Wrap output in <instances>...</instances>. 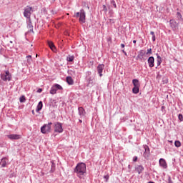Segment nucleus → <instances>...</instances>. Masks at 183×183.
<instances>
[{"instance_id":"1","label":"nucleus","mask_w":183,"mask_h":183,"mask_svg":"<svg viewBox=\"0 0 183 183\" xmlns=\"http://www.w3.org/2000/svg\"><path fill=\"white\" fill-rule=\"evenodd\" d=\"M86 172V165L84 162L79 163L74 169V173L77 174L78 177L81 178Z\"/></svg>"},{"instance_id":"2","label":"nucleus","mask_w":183,"mask_h":183,"mask_svg":"<svg viewBox=\"0 0 183 183\" xmlns=\"http://www.w3.org/2000/svg\"><path fill=\"white\" fill-rule=\"evenodd\" d=\"M132 83H133V86H134L132 89L133 94H137L139 92L141 84L139 83V81L137 79H133L132 81Z\"/></svg>"},{"instance_id":"3","label":"nucleus","mask_w":183,"mask_h":183,"mask_svg":"<svg viewBox=\"0 0 183 183\" xmlns=\"http://www.w3.org/2000/svg\"><path fill=\"white\" fill-rule=\"evenodd\" d=\"M1 78L4 81H10L12 78L11 74L9 72V70L5 71L4 73L1 74Z\"/></svg>"},{"instance_id":"4","label":"nucleus","mask_w":183,"mask_h":183,"mask_svg":"<svg viewBox=\"0 0 183 183\" xmlns=\"http://www.w3.org/2000/svg\"><path fill=\"white\" fill-rule=\"evenodd\" d=\"M51 125H52L51 122H49V124H44L43 127H41V132L43 134H47V133L51 132Z\"/></svg>"},{"instance_id":"5","label":"nucleus","mask_w":183,"mask_h":183,"mask_svg":"<svg viewBox=\"0 0 183 183\" xmlns=\"http://www.w3.org/2000/svg\"><path fill=\"white\" fill-rule=\"evenodd\" d=\"M54 132L57 133H62L64 132V129L62 127V124L60 122L54 123Z\"/></svg>"},{"instance_id":"6","label":"nucleus","mask_w":183,"mask_h":183,"mask_svg":"<svg viewBox=\"0 0 183 183\" xmlns=\"http://www.w3.org/2000/svg\"><path fill=\"white\" fill-rule=\"evenodd\" d=\"M31 12H32V8L27 6L24 9V17H26L27 19H31Z\"/></svg>"},{"instance_id":"7","label":"nucleus","mask_w":183,"mask_h":183,"mask_svg":"<svg viewBox=\"0 0 183 183\" xmlns=\"http://www.w3.org/2000/svg\"><path fill=\"white\" fill-rule=\"evenodd\" d=\"M62 89H63V87L61 85L56 84L51 88L50 94H56L57 90H62Z\"/></svg>"},{"instance_id":"8","label":"nucleus","mask_w":183,"mask_h":183,"mask_svg":"<svg viewBox=\"0 0 183 183\" xmlns=\"http://www.w3.org/2000/svg\"><path fill=\"white\" fill-rule=\"evenodd\" d=\"M169 26L172 31H176L179 29V23H177V21L174 19L169 20Z\"/></svg>"},{"instance_id":"9","label":"nucleus","mask_w":183,"mask_h":183,"mask_svg":"<svg viewBox=\"0 0 183 183\" xmlns=\"http://www.w3.org/2000/svg\"><path fill=\"white\" fill-rule=\"evenodd\" d=\"M79 22L84 24L86 22V12L84 9H81V16H79Z\"/></svg>"},{"instance_id":"10","label":"nucleus","mask_w":183,"mask_h":183,"mask_svg":"<svg viewBox=\"0 0 183 183\" xmlns=\"http://www.w3.org/2000/svg\"><path fill=\"white\" fill-rule=\"evenodd\" d=\"M9 164V159L7 157H3L0 161V165L2 168L6 167Z\"/></svg>"},{"instance_id":"11","label":"nucleus","mask_w":183,"mask_h":183,"mask_svg":"<svg viewBox=\"0 0 183 183\" xmlns=\"http://www.w3.org/2000/svg\"><path fill=\"white\" fill-rule=\"evenodd\" d=\"M105 65L102 64H99V66H97V74H99V76H100V77H102L103 76V71L104 69Z\"/></svg>"},{"instance_id":"12","label":"nucleus","mask_w":183,"mask_h":183,"mask_svg":"<svg viewBox=\"0 0 183 183\" xmlns=\"http://www.w3.org/2000/svg\"><path fill=\"white\" fill-rule=\"evenodd\" d=\"M159 164L163 169H167V167H168L166 160L163 158H160V159H159Z\"/></svg>"},{"instance_id":"13","label":"nucleus","mask_w":183,"mask_h":183,"mask_svg":"<svg viewBox=\"0 0 183 183\" xmlns=\"http://www.w3.org/2000/svg\"><path fill=\"white\" fill-rule=\"evenodd\" d=\"M7 137L11 140H17L21 139V136L20 134H11L7 135Z\"/></svg>"},{"instance_id":"14","label":"nucleus","mask_w":183,"mask_h":183,"mask_svg":"<svg viewBox=\"0 0 183 183\" xmlns=\"http://www.w3.org/2000/svg\"><path fill=\"white\" fill-rule=\"evenodd\" d=\"M155 59L154 56H150L147 59V64H149V67L152 68L154 66Z\"/></svg>"},{"instance_id":"15","label":"nucleus","mask_w":183,"mask_h":183,"mask_svg":"<svg viewBox=\"0 0 183 183\" xmlns=\"http://www.w3.org/2000/svg\"><path fill=\"white\" fill-rule=\"evenodd\" d=\"M86 86L88 87H92L94 85V78L92 77H88L86 79Z\"/></svg>"},{"instance_id":"16","label":"nucleus","mask_w":183,"mask_h":183,"mask_svg":"<svg viewBox=\"0 0 183 183\" xmlns=\"http://www.w3.org/2000/svg\"><path fill=\"white\" fill-rule=\"evenodd\" d=\"M26 24H27V28H28L29 29H30V31L32 32V33H34V29H33L34 26H33V25H32L31 18H30V19H27V20H26Z\"/></svg>"},{"instance_id":"17","label":"nucleus","mask_w":183,"mask_h":183,"mask_svg":"<svg viewBox=\"0 0 183 183\" xmlns=\"http://www.w3.org/2000/svg\"><path fill=\"white\" fill-rule=\"evenodd\" d=\"M78 110H79V114L81 116V117H85L86 111L82 107H79Z\"/></svg>"},{"instance_id":"18","label":"nucleus","mask_w":183,"mask_h":183,"mask_svg":"<svg viewBox=\"0 0 183 183\" xmlns=\"http://www.w3.org/2000/svg\"><path fill=\"white\" fill-rule=\"evenodd\" d=\"M49 46L50 47V49L56 52V48L55 46V45L54 44V43L52 41H49L48 42Z\"/></svg>"},{"instance_id":"19","label":"nucleus","mask_w":183,"mask_h":183,"mask_svg":"<svg viewBox=\"0 0 183 183\" xmlns=\"http://www.w3.org/2000/svg\"><path fill=\"white\" fill-rule=\"evenodd\" d=\"M144 170V168L142 165H139L136 168V171L139 174H140Z\"/></svg>"},{"instance_id":"20","label":"nucleus","mask_w":183,"mask_h":183,"mask_svg":"<svg viewBox=\"0 0 183 183\" xmlns=\"http://www.w3.org/2000/svg\"><path fill=\"white\" fill-rule=\"evenodd\" d=\"M177 19L179 22L183 23V17L182 15L181 14V13L177 12Z\"/></svg>"},{"instance_id":"21","label":"nucleus","mask_w":183,"mask_h":183,"mask_svg":"<svg viewBox=\"0 0 183 183\" xmlns=\"http://www.w3.org/2000/svg\"><path fill=\"white\" fill-rule=\"evenodd\" d=\"M66 82L69 85H73L74 84V81L73 79L71 78V76H67L66 77Z\"/></svg>"},{"instance_id":"22","label":"nucleus","mask_w":183,"mask_h":183,"mask_svg":"<svg viewBox=\"0 0 183 183\" xmlns=\"http://www.w3.org/2000/svg\"><path fill=\"white\" fill-rule=\"evenodd\" d=\"M51 169L50 170V172L53 173L56 170V164L54 162V161H51Z\"/></svg>"},{"instance_id":"23","label":"nucleus","mask_w":183,"mask_h":183,"mask_svg":"<svg viewBox=\"0 0 183 183\" xmlns=\"http://www.w3.org/2000/svg\"><path fill=\"white\" fill-rule=\"evenodd\" d=\"M42 107H43V102H39V104H38V106L36 107V112H38L41 111L42 109Z\"/></svg>"},{"instance_id":"24","label":"nucleus","mask_w":183,"mask_h":183,"mask_svg":"<svg viewBox=\"0 0 183 183\" xmlns=\"http://www.w3.org/2000/svg\"><path fill=\"white\" fill-rule=\"evenodd\" d=\"M182 145V143L180 141L176 140L174 141V146L177 148L180 147Z\"/></svg>"},{"instance_id":"25","label":"nucleus","mask_w":183,"mask_h":183,"mask_svg":"<svg viewBox=\"0 0 183 183\" xmlns=\"http://www.w3.org/2000/svg\"><path fill=\"white\" fill-rule=\"evenodd\" d=\"M149 156H150V152H143V157H144V159H148Z\"/></svg>"},{"instance_id":"26","label":"nucleus","mask_w":183,"mask_h":183,"mask_svg":"<svg viewBox=\"0 0 183 183\" xmlns=\"http://www.w3.org/2000/svg\"><path fill=\"white\" fill-rule=\"evenodd\" d=\"M69 62H72L74 60V56H69L66 59Z\"/></svg>"},{"instance_id":"27","label":"nucleus","mask_w":183,"mask_h":183,"mask_svg":"<svg viewBox=\"0 0 183 183\" xmlns=\"http://www.w3.org/2000/svg\"><path fill=\"white\" fill-rule=\"evenodd\" d=\"M92 71H86V79L92 77Z\"/></svg>"},{"instance_id":"28","label":"nucleus","mask_w":183,"mask_h":183,"mask_svg":"<svg viewBox=\"0 0 183 183\" xmlns=\"http://www.w3.org/2000/svg\"><path fill=\"white\" fill-rule=\"evenodd\" d=\"M144 152H150V149H149V146L144 145Z\"/></svg>"},{"instance_id":"29","label":"nucleus","mask_w":183,"mask_h":183,"mask_svg":"<svg viewBox=\"0 0 183 183\" xmlns=\"http://www.w3.org/2000/svg\"><path fill=\"white\" fill-rule=\"evenodd\" d=\"M19 101H20L21 103L25 102V101H26L25 97H24V96H21V97H20V99H19Z\"/></svg>"},{"instance_id":"30","label":"nucleus","mask_w":183,"mask_h":183,"mask_svg":"<svg viewBox=\"0 0 183 183\" xmlns=\"http://www.w3.org/2000/svg\"><path fill=\"white\" fill-rule=\"evenodd\" d=\"M145 54H146V51H144V50H140L139 51V55H140V56H144L145 55Z\"/></svg>"},{"instance_id":"31","label":"nucleus","mask_w":183,"mask_h":183,"mask_svg":"<svg viewBox=\"0 0 183 183\" xmlns=\"http://www.w3.org/2000/svg\"><path fill=\"white\" fill-rule=\"evenodd\" d=\"M140 59V61H142L144 59V56L138 54L137 57H136V59Z\"/></svg>"},{"instance_id":"32","label":"nucleus","mask_w":183,"mask_h":183,"mask_svg":"<svg viewBox=\"0 0 183 183\" xmlns=\"http://www.w3.org/2000/svg\"><path fill=\"white\" fill-rule=\"evenodd\" d=\"M103 178H104L106 180L104 182H108L109 179V175H104V177H103Z\"/></svg>"},{"instance_id":"33","label":"nucleus","mask_w":183,"mask_h":183,"mask_svg":"<svg viewBox=\"0 0 183 183\" xmlns=\"http://www.w3.org/2000/svg\"><path fill=\"white\" fill-rule=\"evenodd\" d=\"M110 4H112V5H113V6H114V8H117V4H116L115 1L112 0V1H110Z\"/></svg>"},{"instance_id":"34","label":"nucleus","mask_w":183,"mask_h":183,"mask_svg":"<svg viewBox=\"0 0 183 183\" xmlns=\"http://www.w3.org/2000/svg\"><path fill=\"white\" fill-rule=\"evenodd\" d=\"M80 16H81V10H80V12H77L74 14V17L76 18H79L80 17Z\"/></svg>"},{"instance_id":"35","label":"nucleus","mask_w":183,"mask_h":183,"mask_svg":"<svg viewBox=\"0 0 183 183\" xmlns=\"http://www.w3.org/2000/svg\"><path fill=\"white\" fill-rule=\"evenodd\" d=\"M178 119L179 121L182 122L183 121V115L182 114H179L178 115Z\"/></svg>"},{"instance_id":"36","label":"nucleus","mask_w":183,"mask_h":183,"mask_svg":"<svg viewBox=\"0 0 183 183\" xmlns=\"http://www.w3.org/2000/svg\"><path fill=\"white\" fill-rule=\"evenodd\" d=\"M146 54H152V49H147V53H146Z\"/></svg>"},{"instance_id":"37","label":"nucleus","mask_w":183,"mask_h":183,"mask_svg":"<svg viewBox=\"0 0 183 183\" xmlns=\"http://www.w3.org/2000/svg\"><path fill=\"white\" fill-rule=\"evenodd\" d=\"M168 182L167 183H173L172 178L170 176L168 177V179H167Z\"/></svg>"},{"instance_id":"38","label":"nucleus","mask_w":183,"mask_h":183,"mask_svg":"<svg viewBox=\"0 0 183 183\" xmlns=\"http://www.w3.org/2000/svg\"><path fill=\"white\" fill-rule=\"evenodd\" d=\"M27 63L30 65L32 63V59H27Z\"/></svg>"},{"instance_id":"39","label":"nucleus","mask_w":183,"mask_h":183,"mask_svg":"<svg viewBox=\"0 0 183 183\" xmlns=\"http://www.w3.org/2000/svg\"><path fill=\"white\" fill-rule=\"evenodd\" d=\"M162 62V60H157V66H160Z\"/></svg>"},{"instance_id":"40","label":"nucleus","mask_w":183,"mask_h":183,"mask_svg":"<svg viewBox=\"0 0 183 183\" xmlns=\"http://www.w3.org/2000/svg\"><path fill=\"white\" fill-rule=\"evenodd\" d=\"M103 11H105L106 12L108 11V9L105 5H103Z\"/></svg>"},{"instance_id":"41","label":"nucleus","mask_w":183,"mask_h":183,"mask_svg":"<svg viewBox=\"0 0 183 183\" xmlns=\"http://www.w3.org/2000/svg\"><path fill=\"white\" fill-rule=\"evenodd\" d=\"M156 56H157V60H162V57L158 54H156Z\"/></svg>"},{"instance_id":"42","label":"nucleus","mask_w":183,"mask_h":183,"mask_svg":"<svg viewBox=\"0 0 183 183\" xmlns=\"http://www.w3.org/2000/svg\"><path fill=\"white\" fill-rule=\"evenodd\" d=\"M138 159V157H133V162H137Z\"/></svg>"},{"instance_id":"43","label":"nucleus","mask_w":183,"mask_h":183,"mask_svg":"<svg viewBox=\"0 0 183 183\" xmlns=\"http://www.w3.org/2000/svg\"><path fill=\"white\" fill-rule=\"evenodd\" d=\"M152 40H153V41H156V36L155 35L152 36Z\"/></svg>"},{"instance_id":"44","label":"nucleus","mask_w":183,"mask_h":183,"mask_svg":"<svg viewBox=\"0 0 183 183\" xmlns=\"http://www.w3.org/2000/svg\"><path fill=\"white\" fill-rule=\"evenodd\" d=\"M150 34H152V36H155V34H154V31H150Z\"/></svg>"},{"instance_id":"45","label":"nucleus","mask_w":183,"mask_h":183,"mask_svg":"<svg viewBox=\"0 0 183 183\" xmlns=\"http://www.w3.org/2000/svg\"><path fill=\"white\" fill-rule=\"evenodd\" d=\"M42 92V89H39L38 90H37V92L38 93H41Z\"/></svg>"},{"instance_id":"46","label":"nucleus","mask_w":183,"mask_h":183,"mask_svg":"<svg viewBox=\"0 0 183 183\" xmlns=\"http://www.w3.org/2000/svg\"><path fill=\"white\" fill-rule=\"evenodd\" d=\"M120 46H122V48H124L125 45L124 44H120Z\"/></svg>"},{"instance_id":"47","label":"nucleus","mask_w":183,"mask_h":183,"mask_svg":"<svg viewBox=\"0 0 183 183\" xmlns=\"http://www.w3.org/2000/svg\"><path fill=\"white\" fill-rule=\"evenodd\" d=\"M122 51H123V54H124L126 56H127V54L124 50H122Z\"/></svg>"},{"instance_id":"48","label":"nucleus","mask_w":183,"mask_h":183,"mask_svg":"<svg viewBox=\"0 0 183 183\" xmlns=\"http://www.w3.org/2000/svg\"><path fill=\"white\" fill-rule=\"evenodd\" d=\"M27 59H32V56L31 55H29L26 56Z\"/></svg>"},{"instance_id":"49","label":"nucleus","mask_w":183,"mask_h":183,"mask_svg":"<svg viewBox=\"0 0 183 183\" xmlns=\"http://www.w3.org/2000/svg\"><path fill=\"white\" fill-rule=\"evenodd\" d=\"M165 109V107H164V106L162 107V110H163V109Z\"/></svg>"},{"instance_id":"50","label":"nucleus","mask_w":183,"mask_h":183,"mask_svg":"<svg viewBox=\"0 0 183 183\" xmlns=\"http://www.w3.org/2000/svg\"><path fill=\"white\" fill-rule=\"evenodd\" d=\"M127 168L131 169V165L129 164V166H127Z\"/></svg>"},{"instance_id":"51","label":"nucleus","mask_w":183,"mask_h":183,"mask_svg":"<svg viewBox=\"0 0 183 183\" xmlns=\"http://www.w3.org/2000/svg\"><path fill=\"white\" fill-rule=\"evenodd\" d=\"M137 43V41L136 40H134L133 41V44H136Z\"/></svg>"},{"instance_id":"52","label":"nucleus","mask_w":183,"mask_h":183,"mask_svg":"<svg viewBox=\"0 0 183 183\" xmlns=\"http://www.w3.org/2000/svg\"><path fill=\"white\" fill-rule=\"evenodd\" d=\"M147 183H155V182L150 181V182H149Z\"/></svg>"},{"instance_id":"53","label":"nucleus","mask_w":183,"mask_h":183,"mask_svg":"<svg viewBox=\"0 0 183 183\" xmlns=\"http://www.w3.org/2000/svg\"><path fill=\"white\" fill-rule=\"evenodd\" d=\"M79 122L82 123V120L79 119Z\"/></svg>"},{"instance_id":"54","label":"nucleus","mask_w":183,"mask_h":183,"mask_svg":"<svg viewBox=\"0 0 183 183\" xmlns=\"http://www.w3.org/2000/svg\"><path fill=\"white\" fill-rule=\"evenodd\" d=\"M32 113L34 114V110L32 111Z\"/></svg>"},{"instance_id":"55","label":"nucleus","mask_w":183,"mask_h":183,"mask_svg":"<svg viewBox=\"0 0 183 183\" xmlns=\"http://www.w3.org/2000/svg\"><path fill=\"white\" fill-rule=\"evenodd\" d=\"M38 56V55L36 54V57Z\"/></svg>"},{"instance_id":"56","label":"nucleus","mask_w":183,"mask_h":183,"mask_svg":"<svg viewBox=\"0 0 183 183\" xmlns=\"http://www.w3.org/2000/svg\"><path fill=\"white\" fill-rule=\"evenodd\" d=\"M11 43H12V41H10Z\"/></svg>"}]
</instances>
